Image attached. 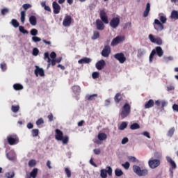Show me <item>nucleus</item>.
I'll return each mask as SVG.
<instances>
[{"label": "nucleus", "instance_id": "nucleus-57", "mask_svg": "<svg viewBox=\"0 0 178 178\" xmlns=\"http://www.w3.org/2000/svg\"><path fill=\"white\" fill-rule=\"evenodd\" d=\"M6 13H9V9H8V8H3L1 10V15L3 16H5V15H6Z\"/></svg>", "mask_w": 178, "mask_h": 178}, {"label": "nucleus", "instance_id": "nucleus-64", "mask_svg": "<svg viewBox=\"0 0 178 178\" xmlns=\"http://www.w3.org/2000/svg\"><path fill=\"white\" fill-rule=\"evenodd\" d=\"M50 57L51 58V59H55L56 58V53H55L54 51L51 52L50 54Z\"/></svg>", "mask_w": 178, "mask_h": 178}, {"label": "nucleus", "instance_id": "nucleus-28", "mask_svg": "<svg viewBox=\"0 0 178 178\" xmlns=\"http://www.w3.org/2000/svg\"><path fill=\"white\" fill-rule=\"evenodd\" d=\"M171 19H174L175 20H178V11L177 10H172L171 13Z\"/></svg>", "mask_w": 178, "mask_h": 178}, {"label": "nucleus", "instance_id": "nucleus-40", "mask_svg": "<svg viewBox=\"0 0 178 178\" xmlns=\"http://www.w3.org/2000/svg\"><path fill=\"white\" fill-rule=\"evenodd\" d=\"M127 127V122H123L121 123L120 127H118L119 130H124Z\"/></svg>", "mask_w": 178, "mask_h": 178}, {"label": "nucleus", "instance_id": "nucleus-35", "mask_svg": "<svg viewBox=\"0 0 178 178\" xmlns=\"http://www.w3.org/2000/svg\"><path fill=\"white\" fill-rule=\"evenodd\" d=\"M115 176H117L118 177H120V176H123V171H122V170L117 168L115 170Z\"/></svg>", "mask_w": 178, "mask_h": 178}, {"label": "nucleus", "instance_id": "nucleus-12", "mask_svg": "<svg viewBox=\"0 0 178 178\" xmlns=\"http://www.w3.org/2000/svg\"><path fill=\"white\" fill-rule=\"evenodd\" d=\"M124 40V36H122V35L117 36L116 38L113 39L111 42V46L115 47V45H118V44H120V42H123Z\"/></svg>", "mask_w": 178, "mask_h": 178}, {"label": "nucleus", "instance_id": "nucleus-59", "mask_svg": "<svg viewBox=\"0 0 178 178\" xmlns=\"http://www.w3.org/2000/svg\"><path fill=\"white\" fill-rule=\"evenodd\" d=\"M93 152L95 155H99L101 154V149H95Z\"/></svg>", "mask_w": 178, "mask_h": 178}, {"label": "nucleus", "instance_id": "nucleus-34", "mask_svg": "<svg viewBox=\"0 0 178 178\" xmlns=\"http://www.w3.org/2000/svg\"><path fill=\"white\" fill-rule=\"evenodd\" d=\"M19 109H20V106L19 105H17V106H13V105L11 106V111L14 113H17V111H19Z\"/></svg>", "mask_w": 178, "mask_h": 178}, {"label": "nucleus", "instance_id": "nucleus-6", "mask_svg": "<svg viewBox=\"0 0 178 178\" xmlns=\"http://www.w3.org/2000/svg\"><path fill=\"white\" fill-rule=\"evenodd\" d=\"M149 40L151 41V42H153L154 44H156L157 45H162V38L159 37L155 38V37H154V35L149 34Z\"/></svg>", "mask_w": 178, "mask_h": 178}, {"label": "nucleus", "instance_id": "nucleus-3", "mask_svg": "<svg viewBox=\"0 0 178 178\" xmlns=\"http://www.w3.org/2000/svg\"><path fill=\"white\" fill-rule=\"evenodd\" d=\"M130 112H131V106L129 103H126L122 108L120 115L122 119H124V118H127L129 115H130Z\"/></svg>", "mask_w": 178, "mask_h": 178}, {"label": "nucleus", "instance_id": "nucleus-8", "mask_svg": "<svg viewBox=\"0 0 178 178\" xmlns=\"http://www.w3.org/2000/svg\"><path fill=\"white\" fill-rule=\"evenodd\" d=\"M119 24H120V19L118 17L112 18L110 22V26L112 29H117V27L119 26Z\"/></svg>", "mask_w": 178, "mask_h": 178}, {"label": "nucleus", "instance_id": "nucleus-5", "mask_svg": "<svg viewBox=\"0 0 178 178\" xmlns=\"http://www.w3.org/2000/svg\"><path fill=\"white\" fill-rule=\"evenodd\" d=\"M154 29L156 31H162L163 30V24L161 23V21L158 19H154V22L153 23Z\"/></svg>", "mask_w": 178, "mask_h": 178}, {"label": "nucleus", "instance_id": "nucleus-42", "mask_svg": "<svg viewBox=\"0 0 178 178\" xmlns=\"http://www.w3.org/2000/svg\"><path fill=\"white\" fill-rule=\"evenodd\" d=\"M156 54V51H155V49H153L149 55V62L150 63H152L154 60V56Z\"/></svg>", "mask_w": 178, "mask_h": 178}, {"label": "nucleus", "instance_id": "nucleus-9", "mask_svg": "<svg viewBox=\"0 0 178 178\" xmlns=\"http://www.w3.org/2000/svg\"><path fill=\"white\" fill-rule=\"evenodd\" d=\"M72 16L66 14L63 21V26L64 27H70V24H72Z\"/></svg>", "mask_w": 178, "mask_h": 178}, {"label": "nucleus", "instance_id": "nucleus-45", "mask_svg": "<svg viewBox=\"0 0 178 178\" xmlns=\"http://www.w3.org/2000/svg\"><path fill=\"white\" fill-rule=\"evenodd\" d=\"M35 165H37V161H35V160L31 159L29 161V166L30 168H33Z\"/></svg>", "mask_w": 178, "mask_h": 178}, {"label": "nucleus", "instance_id": "nucleus-63", "mask_svg": "<svg viewBox=\"0 0 178 178\" xmlns=\"http://www.w3.org/2000/svg\"><path fill=\"white\" fill-rule=\"evenodd\" d=\"M172 109L173 111H175V112H178V104H173L172 105Z\"/></svg>", "mask_w": 178, "mask_h": 178}, {"label": "nucleus", "instance_id": "nucleus-54", "mask_svg": "<svg viewBox=\"0 0 178 178\" xmlns=\"http://www.w3.org/2000/svg\"><path fill=\"white\" fill-rule=\"evenodd\" d=\"M122 166H123V168H124V169H129V168H130V163H129V161H126L124 164H122Z\"/></svg>", "mask_w": 178, "mask_h": 178}, {"label": "nucleus", "instance_id": "nucleus-62", "mask_svg": "<svg viewBox=\"0 0 178 178\" xmlns=\"http://www.w3.org/2000/svg\"><path fill=\"white\" fill-rule=\"evenodd\" d=\"M143 136L147 137V138H151V136L149 135V132L145 131L143 133Z\"/></svg>", "mask_w": 178, "mask_h": 178}, {"label": "nucleus", "instance_id": "nucleus-49", "mask_svg": "<svg viewBox=\"0 0 178 178\" xmlns=\"http://www.w3.org/2000/svg\"><path fill=\"white\" fill-rule=\"evenodd\" d=\"M166 20H168V19L166 18L165 16H163V15L160 16V22H161L163 24H165V23H166Z\"/></svg>", "mask_w": 178, "mask_h": 178}, {"label": "nucleus", "instance_id": "nucleus-18", "mask_svg": "<svg viewBox=\"0 0 178 178\" xmlns=\"http://www.w3.org/2000/svg\"><path fill=\"white\" fill-rule=\"evenodd\" d=\"M8 143L10 145H15L19 143V139L17 138H13L12 136L8 137Z\"/></svg>", "mask_w": 178, "mask_h": 178}, {"label": "nucleus", "instance_id": "nucleus-33", "mask_svg": "<svg viewBox=\"0 0 178 178\" xmlns=\"http://www.w3.org/2000/svg\"><path fill=\"white\" fill-rule=\"evenodd\" d=\"M24 22H26V11L21 12V23L24 24Z\"/></svg>", "mask_w": 178, "mask_h": 178}, {"label": "nucleus", "instance_id": "nucleus-27", "mask_svg": "<svg viewBox=\"0 0 178 178\" xmlns=\"http://www.w3.org/2000/svg\"><path fill=\"white\" fill-rule=\"evenodd\" d=\"M72 90L74 94H79L81 91V88L79 86H72Z\"/></svg>", "mask_w": 178, "mask_h": 178}, {"label": "nucleus", "instance_id": "nucleus-29", "mask_svg": "<svg viewBox=\"0 0 178 178\" xmlns=\"http://www.w3.org/2000/svg\"><path fill=\"white\" fill-rule=\"evenodd\" d=\"M31 177L35 178L37 177V175H38V168H33V170L30 173Z\"/></svg>", "mask_w": 178, "mask_h": 178}, {"label": "nucleus", "instance_id": "nucleus-37", "mask_svg": "<svg viewBox=\"0 0 178 178\" xmlns=\"http://www.w3.org/2000/svg\"><path fill=\"white\" fill-rule=\"evenodd\" d=\"M173 134H175V127L169 129L168 132L167 133V136L168 137H172Z\"/></svg>", "mask_w": 178, "mask_h": 178}, {"label": "nucleus", "instance_id": "nucleus-60", "mask_svg": "<svg viewBox=\"0 0 178 178\" xmlns=\"http://www.w3.org/2000/svg\"><path fill=\"white\" fill-rule=\"evenodd\" d=\"M127 143H129V138H124L122 140V144L124 145V144H127Z\"/></svg>", "mask_w": 178, "mask_h": 178}, {"label": "nucleus", "instance_id": "nucleus-30", "mask_svg": "<svg viewBox=\"0 0 178 178\" xmlns=\"http://www.w3.org/2000/svg\"><path fill=\"white\" fill-rule=\"evenodd\" d=\"M13 88L15 91H19L20 90H23V85L20 83H15L13 85Z\"/></svg>", "mask_w": 178, "mask_h": 178}, {"label": "nucleus", "instance_id": "nucleus-32", "mask_svg": "<svg viewBox=\"0 0 178 178\" xmlns=\"http://www.w3.org/2000/svg\"><path fill=\"white\" fill-rule=\"evenodd\" d=\"M144 54H145V49H138V54H137L138 58H142Z\"/></svg>", "mask_w": 178, "mask_h": 178}, {"label": "nucleus", "instance_id": "nucleus-56", "mask_svg": "<svg viewBox=\"0 0 178 178\" xmlns=\"http://www.w3.org/2000/svg\"><path fill=\"white\" fill-rule=\"evenodd\" d=\"M32 40L33 41V42H40V41H41V38L37 36H33L32 37Z\"/></svg>", "mask_w": 178, "mask_h": 178}, {"label": "nucleus", "instance_id": "nucleus-46", "mask_svg": "<svg viewBox=\"0 0 178 178\" xmlns=\"http://www.w3.org/2000/svg\"><path fill=\"white\" fill-rule=\"evenodd\" d=\"M33 137H37L40 133V131L37 129H34L31 131Z\"/></svg>", "mask_w": 178, "mask_h": 178}, {"label": "nucleus", "instance_id": "nucleus-1", "mask_svg": "<svg viewBox=\"0 0 178 178\" xmlns=\"http://www.w3.org/2000/svg\"><path fill=\"white\" fill-rule=\"evenodd\" d=\"M56 140L58 141H62V143L63 145H66L69 143V136H63V132L60 131V129H56Z\"/></svg>", "mask_w": 178, "mask_h": 178}, {"label": "nucleus", "instance_id": "nucleus-31", "mask_svg": "<svg viewBox=\"0 0 178 178\" xmlns=\"http://www.w3.org/2000/svg\"><path fill=\"white\" fill-rule=\"evenodd\" d=\"M98 97L97 94H93L91 95L86 96L88 101H95V99Z\"/></svg>", "mask_w": 178, "mask_h": 178}, {"label": "nucleus", "instance_id": "nucleus-48", "mask_svg": "<svg viewBox=\"0 0 178 178\" xmlns=\"http://www.w3.org/2000/svg\"><path fill=\"white\" fill-rule=\"evenodd\" d=\"M38 54H40V50H38L37 47L33 48L32 51V54L33 55V56H37Z\"/></svg>", "mask_w": 178, "mask_h": 178}, {"label": "nucleus", "instance_id": "nucleus-17", "mask_svg": "<svg viewBox=\"0 0 178 178\" xmlns=\"http://www.w3.org/2000/svg\"><path fill=\"white\" fill-rule=\"evenodd\" d=\"M115 104H120V101H123V94L118 92L114 97Z\"/></svg>", "mask_w": 178, "mask_h": 178}, {"label": "nucleus", "instance_id": "nucleus-10", "mask_svg": "<svg viewBox=\"0 0 178 178\" xmlns=\"http://www.w3.org/2000/svg\"><path fill=\"white\" fill-rule=\"evenodd\" d=\"M115 59L118 60L120 63H124L126 60V56H124V54L123 53H117L114 55Z\"/></svg>", "mask_w": 178, "mask_h": 178}, {"label": "nucleus", "instance_id": "nucleus-58", "mask_svg": "<svg viewBox=\"0 0 178 178\" xmlns=\"http://www.w3.org/2000/svg\"><path fill=\"white\" fill-rule=\"evenodd\" d=\"M22 8L24 9V10H27V9H30V8H31V5L26 3L22 6Z\"/></svg>", "mask_w": 178, "mask_h": 178}, {"label": "nucleus", "instance_id": "nucleus-2", "mask_svg": "<svg viewBox=\"0 0 178 178\" xmlns=\"http://www.w3.org/2000/svg\"><path fill=\"white\" fill-rule=\"evenodd\" d=\"M133 170L136 175L140 177H145V176H148V170L146 168L142 169L141 167L138 165H133Z\"/></svg>", "mask_w": 178, "mask_h": 178}, {"label": "nucleus", "instance_id": "nucleus-61", "mask_svg": "<svg viewBox=\"0 0 178 178\" xmlns=\"http://www.w3.org/2000/svg\"><path fill=\"white\" fill-rule=\"evenodd\" d=\"M104 104L106 106H109L111 105V99H106Z\"/></svg>", "mask_w": 178, "mask_h": 178}, {"label": "nucleus", "instance_id": "nucleus-25", "mask_svg": "<svg viewBox=\"0 0 178 178\" xmlns=\"http://www.w3.org/2000/svg\"><path fill=\"white\" fill-rule=\"evenodd\" d=\"M97 138L100 141H104V140H106V138H108V136H106V134L102 132L98 134Z\"/></svg>", "mask_w": 178, "mask_h": 178}, {"label": "nucleus", "instance_id": "nucleus-15", "mask_svg": "<svg viewBox=\"0 0 178 178\" xmlns=\"http://www.w3.org/2000/svg\"><path fill=\"white\" fill-rule=\"evenodd\" d=\"M105 66H106V63H105V60L102 59L96 63V68L97 70H102Z\"/></svg>", "mask_w": 178, "mask_h": 178}, {"label": "nucleus", "instance_id": "nucleus-23", "mask_svg": "<svg viewBox=\"0 0 178 178\" xmlns=\"http://www.w3.org/2000/svg\"><path fill=\"white\" fill-rule=\"evenodd\" d=\"M90 62H91V58L84 57L79 60L78 63H79V65H83V63H90Z\"/></svg>", "mask_w": 178, "mask_h": 178}, {"label": "nucleus", "instance_id": "nucleus-22", "mask_svg": "<svg viewBox=\"0 0 178 178\" xmlns=\"http://www.w3.org/2000/svg\"><path fill=\"white\" fill-rule=\"evenodd\" d=\"M155 105V102L152 99H149L145 104V109H149V108H152Z\"/></svg>", "mask_w": 178, "mask_h": 178}, {"label": "nucleus", "instance_id": "nucleus-43", "mask_svg": "<svg viewBox=\"0 0 178 178\" xmlns=\"http://www.w3.org/2000/svg\"><path fill=\"white\" fill-rule=\"evenodd\" d=\"M97 38H99V32L95 31L92 36V40H97Z\"/></svg>", "mask_w": 178, "mask_h": 178}, {"label": "nucleus", "instance_id": "nucleus-14", "mask_svg": "<svg viewBox=\"0 0 178 178\" xmlns=\"http://www.w3.org/2000/svg\"><path fill=\"white\" fill-rule=\"evenodd\" d=\"M52 6L54 15H58V13H60V6L58 4V2L54 1L52 3Z\"/></svg>", "mask_w": 178, "mask_h": 178}, {"label": "nucleus", "instance_id": "nucleus-55", "mask_svg": "<svg viewBox=\"0 0 178 178\" xmlns=\"http://www.w3.org/2000/svg\"><path fill=\"white\" fill-rule=\"evenodd\" d=\"M131 28V22H127L124 24L123 26V30H126V29Z\"/></svg>", "mask_w": 178, "mask_h": 178}, {"label": "nucleus", "instance_id": "nucleus-20", "mask_svg": "<svg viewBox=\"0 0 178 178\" xmlns=\"http://www.w3.org/2000/svg\"><path fill=\"white\" fill-rule=\"evenodd\" d=\"M150 10H151V4L149 3H147L145 10L143 12V17H148V15H149Z\"/></svg>", "mask_w": 178, "mask_h": 178}, {"label": "nucleus", "instance_id": "nucleus-47", "mask_svg": "<svg viewBox=\"0 0 178 178\" xmlns=\"http://www.w3.org/2000/svg\"><path fill=\"white\" fill-rule=\"evenodd\" d=\"M6 177L7 178H13L15 177V172H8L6 173Z\"/></svg>", "mask_w": 178, "mask_h": 178}, {"label": "nucleus", "instance_id": "nucleus-4", "mask_svg": "<svg viewBox=\"0 0 178 178\" xmlns=\"http://www.w3.org/2000/svg\"><path fill=\"white\" fill-rule=\"evenodd\" d=\"M108 176H112V168L108 166L106 167V170L102 169L100 171V176L102 178H106Z\"/></svg>", "mask_w": 178, "mask_h": 178}, {"label": "nucleus", "instance_id": "nucleus-24", "mask_svg": "<svg viewBox=\"0 0 178 178\" xmlns=\"http://www.w3.org/2000/svg\"><path fill=\"white\" fill-rule=\"evenodd\" d=\"M154 50L156 51V55H158L159 58H162V56H163V50H162V47H156V49Z\"/></svg>", "mask_w": 178, "mask_h": 178}, {"label": "nucleus", "instance_id": "nucleus-7", "mask_svg": "<svg viewBox=\"0 0 178 178\" xmlns=\"http://www.w3.org/2000/svg\"><path fill=\"white\" fill-rule=\"evenodd\" d=\"M148 163L151 169H155L161 165V161L159 159H150Z\"/></svg>", "mask_w": 178, "mask_h": 178}, {"label": "nucleus", "instance_id": "nucleus-16", "mask_svg": "<svg viewBox=\"0 0 178 178\" xmlns=\"http://www.w3.org/2000/svg\"><path fill=\"white\" fill-rule=\"evenodd\" d=\"M96 27L97 30H99L100 31H102V30H104L105 25L104 24V22L101 21V19H97L96 20Z\"/></svg>", "mask_w": 178, "mask_h": 178}, {"label": "nucleus", "instance_id": "nucleus-36", "mask_svg": "<svg viewBox=\"0 0 178 178\" xmlns=\"http://www.w3.org/2000/svg\"><path fill=\"white\" fill-rule=\"evenodd\" d=\"M65 173L67 176V177L70 178L72 177V171L70 170V169L65 168Z\"/></svg>", "mask_w": 178, "mask_h": 178}, {"label": "nucleus", "instance_id": "nucleus-19", "mask_svg": "<svg viewBox=\"0 0 178 178\" xmlns=\"http://www.w3.org/2000/svg\"><path fill=\"white\" fill-rule=\"evenodd\" d=\"M35 74L36 76H40L42 77L43 76H45V74L44 73V70L42 68L38 67V66H36V69L35 70Z\"/></svg>", "mask_w": 178, "mask_h": 178}, {"label": "nucleus", "instance_id": "nucleus-52", "mask_svg": "<svg viewBox=\"0 0 178 178\" xmlns=\"http://www.w3.org/2000/svg\"><path fill=\"white\" fill-rule=\"evenodd\" d=\"M44 59H47L48 63H51V58H49V54L48 52L44 53Z\"/></svg>", "mask_w": 178, "mask_h": 178}, {"label": "nucleus", "instance_id": "nucleus-21", "mask_svg": "<svg viewBox=\"0 0 178 178\" xmlns=\"http://www.w3.org/2000/svg\"><path fill=\"white\" fill-rule=\"evenodd\" d=\"M167 162L170 163V166L172 168V169H176L177 165L176 163L170 158V156H167L166 157Z\"/></svg>", "mask_w": 178, "mask_h": 178}, {"label": "nucleus", "instance_id": "nucleus-38", "mask_svg": "<svg viewBox=\"0 0 178 178\" xmlns=\"http://www.w3.org/2000/svg\"><path fill=\"white\" fill-rule=\"evenodd\" d=\"M19 30L20 33H22V34H29V31L24 29V26H19Z\"/></svg>", "mask_w": 178, "mask_h": 178}, {"label": "nucleus", "instance_id": "nucleus-39", "mask_svg": "<svg viewBox=\"0 0 178 178\" xmlns=\"http://www.w3.org/2000/svg\"><path fill=\"white\" fill-rule=\"evenodd\" d=\"M127 159L128 161H129V162H133L134 163L136 162H138V161H137V159L133 156H128Z\"/></svg>", "mask_w": 178, "mask_h": 178}, {"label": "nucleus", "instance_id": "nucleus-26", "mask_svg": "<svg viewBox=\"0 0 178 178\" xmlns=\"http://www.w3.org/2000/svg\"><path fill=\"white\" fill-rule=\"evenodd\" d=\"M29 22L31 26H35L37 24V17L34 15H31L29 17Z\"/></svg>", "mask_w": 178, "mask_h": 178}, {"label": "nucleus", "instance_id": "nucleus-51", "mask_svg": "<svg viewBox=\"0 0 178 178\" xmlns=\"http://www.w3.org/2000/svg\"><path fill=\"white\" fill-rule=\"evenodd\" d=\"M37 34H38V31L35 29H33L31 30V35L35 36L37 35Z\"/></svg>", "mask_w": 178, "mask_h": 178}, {"label": "nucleus", "instance_id": "nucleus-53", "mask_svg": "<svg viewBox=\"0 0 178 178\" xmlns=\"http://www.w3.org/2000/svg\"><path fill=\"white\" fill-rule=\"evenodd\" d=\"M44 120L42 118H40L36 121L37 126H41V124H43Z\"/></svg>", "mask_w": 178, "mask_h": 178}, {"label": "nucleus", "instance_id": "nucleus-11", "mask_svg": "<svg viewBox=\"0 0 178 178\" xmlns=\"http://www.w3.org/2000/svg\"><path fill=\"white\" fill-rule=\"evenodd\" d=\"M99 16L102 22H104V24H108V23H109V21L108 20V15H106L105 10H100Z\"/></svg>", "mask_w": 178, "mask_h": 178}, {"label": "nucleus", "instance_id": "nucleus-41", "mask_svg": "<svg viewBox=\"0 0 178 178\" xmlns=\"http://www.w3.org/2000/svg\"><path fill=\"white\" fill-rule=\"evenodd\" d=\"M11 24H12V26H13V27H15V29L19 27V22H17V19H13L12 21H11Z\"/></svg>", "mask_w": 178, "mask_h": 178}, {"label": "nucleus", "instance_id": "nucleus-50", "mask_svg": "<svg viewBox=\"0 0 178 178\" xmlns=\"http://www.w3.org/2000/svg\"><path fill=\"white\" fill-rule=\"evenodd\" d=\"M92 79H99V72H95L92 74Z\"/></svg>", "mask_w": 178, "mask_h": 178}, {"label": "nucleus", "instance_id": "nucleus-13", "mask_svg": "<svg viewBox=\"0 0 178 178\" xmlns=\"http://www.w3.org/2000/svg\"><path fill=\"white\" fill-rule=\"evenodd\" d=\"M110 54H111V47L109 45L104 46V48L102 51V55L104 58H109Z\"/></svg>", "mask_w": 178, "mask_h": 178}, {"label": "nucleus", "instance_id": "nucleus-44", "mask_svg": "<svg viewBox=\"0 0 178 178\" xmlns=\"http://www.w3.org/2000/svg\"><path fill=\"white\" fill-rule=\"evenodd\" d=\"M130 129L131 130H137V129H140V124L138 123H134L131 125Z\"/></svg>", "mask_w": 178, "mask_h": 178}]
</instances>
